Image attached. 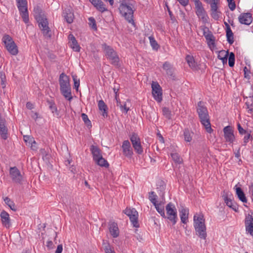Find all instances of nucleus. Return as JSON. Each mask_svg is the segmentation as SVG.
Instances as JSON below:
<instances>
[{
  "label": "nucleus",
  "mask_w": 253,
  "mask_h": 253,
  "mask_svg": "<svg viewBox=\"0 0 253 253\" xmlns=\"http://www.w3.org/2000/svg\"><path fill=\"white\" fill-rule=\"evenodd\" d=\"M135 2L133 0H122L119 7L121 14L125 17L128 23L135 26L133 20L134 6Z\"/></svg>",
  "instance_id": "obj_1"
},
{
  "label": "nucleus",
  "mask_w": 253,
  "mask_h": 253,
  "mask_svg": "<svg viewBox=\"0 0 253 253\" xmlns=\"http://www.w3.org/2000/svg\"><path fill=\"white\" fill-rule=\"evenodd\" d=\"M34 16L39 26L42 30L44 36L47 38L51 37L50 30L48 27V23L46 16L44 15V12L38 6L34 8Z\"/></svg>",
  "instance_id": "obj_2"
},
{
  "label": "nucleus",
  "mask_w": 253,
  "mask_h": 253,
  "mask_svg": "<svg viewBox=\"0 0 253 253\" xmlns=\"http://www.w3.org/2000/svg\"><path fill=\"white\" fill-rule=\"evenodd\" d=\"M197 111L202 124L205 127L208 132L211 133L212 129L211 126L208 112L203 102L200 101L198 103Z\"/></svg>",
  "instance_id": "obj_3"
},
{
  "label": "nucleus",
  "mask_w": 253,
  "mask_h": 253,
  "mask_svg": "<svg viewBox=\"0 0 253 253\" xmlns=\"http://www.w3.org/2000/svg\"><path fill=\"white\" fill-rule=\"evenodd\" d=\"M59 82L62 94L65 98L71 100L72 97L69 77L63 73L60 75Z\"/></svg>",
  "instance_id": "obj_4"
},
{
  "label": "nucleus",
  "mask_w": 253,
  "mask_h": 253,
  "mask_svg": "<svg viewBox=\"0 0 253 253\" xmlns=\"http://www.w3.org/2000/svg\"><path fill=\"white\" fill-rule=\"evenodd\" d=\"M194 224L196 234L202 237L207 235L205 219L202 215L196 214L194 216Z\"/></svg>",
  "instance_id": "obj_5"
},
{
  "label": "nucleus",
  "mask_w": 253,
  "mask_h": 253,
  "mask_svg": "<svg viewBox=\"0 0 253 253\" xmlns=\"http://www.w3.org/2000/svg\"><path fill=\"white\" fill-rule=\"evenodd\" d=\"M105 56L110 60L111 63L115 66H118L119 63V57L115 50L106 43L102 44Z\"/></svg>",
  "instance_id": "obj_6"
},
{
  "label": "nucleus",
  "mask_w": 253,
  "mask_h": 253,
  "mask_svg": "<svg viewBox=\"0 0 253 253\" xmlns=\"http://www.w3.org/2000/svg\"><path fill=\"white\" fill-rule=\"evenodd\" d=\"M2 41L4 43L5 48L10 54L16 55L18 54V49L17 46L10 36L5 35L2 39Z\"/></svg>",
  "instance_id": "obj_7"
},
{
  "label": "nucleus",
  "mask_w": 253,
  "mask_h": 253,
  "mask_svg": "<svg viewBox=\"0 0 253 253\" xmlns=\"http://www.w3.org/2000/svg\"><path fill=\"white\" fill-rule=\"evenodd\" d=\"M195 5V12L198 18L204 23L208 22L209 17L207 12L203 6L202 2L199 0H193Z\"/></svg>",
  "instance_id": "obj_8"
},
{
  "label": "nucleus",
  "mask_w": 253,
  "mask_h": 253,
  "mask_svg": "<svg viewBox=\"0 0 253 253\" xmlns=\"http://www.w3.org/2000/svg\"><path fill=\"white\" fill-rule=\"evenodd\" d=\"M167 218L173 224H175L177 219V211L175 206L171 203H169L166 207Z\"/></svg>",
  "instance_id": "obj_9"
},
{
  "label": "nucleus",
  "mask_w": 253,
  "mask_h": 253,
  "mask_svg": "<svg viewBox=\"0 0 253 253\" xmlns=\"http://www.w3.org/2000/svg\"><path fill=\"white\" fill-rule=\"evenodd\" d=\"M129 138L135 151L138 154H142L143 152V150L141 144L140 138L138 135L133 133L130 136Z\"/></svg>",
  "instance_id": "obj_10"
},
{
  "label": "nucleus",
  "mask_w": 253,
  "mask_h": 253,
  "mask_svg": "<svg viewBox=\"0 0 253 253\" xmlns=\"http://www.w3.org/2000/svg\"><path fill=\"white\" fill-rule=\"evenodd\" d=\"M45 224L44 223L39 225L38 234L39 236H48L56 237L57 235L56 231L52 228H47L45 230Z\"/></svg>",
  "instance_id": "obj_11"
},
{
  "label": "nucleus",
  "mask_w": 253,
  "mask_h": 253,
  "mask_svg": "<svg viewBox=\"0 0 253 253\" xmlns=\"http://www.w3.org/2000/svg\"><path fill=\"white\" fill-rule=\"evenodd\" d=\"M124 213L129 217L130 220L134 227H138L139 226L138 222V214L135 209L126 208L124 211Z\"/></svg>",
  "instance_id": "obj_12"
},
{
  "label": "nucleus",
  "mask_w": 253,
  "mask_h": 253,
  "mask_svg": "<svg viewBox=\"0 0 253 253\" xmlns=\"http://www.w3.org/2000/svg\"><path fill=\"white\" fill-rule=\"evenodd\" d=\"M152 94L154 99L158 102L162 100V90L160 85L156 82L152 84Z\"/></svg>",
  "instance_id": "obj_13"
},
{
  "label": "nucleus",
  "mask_w": 253,
  "mask_h": 253,
  "mask_svg": "<svg viewBox=\"0 0 253 253\" xmlns=\"http://www.w3.org/2000/svg\"><path fill=\"white\" fill-rule=\"evenodd\" d=\"M6 121L0 114V135L2 139L6 140L8 137V128L5 126Z\"/></svg>",
  "instance_id": "obj_14"
},
{
  "label": "nucleus",
  "mask_w": 253,
  "mask_h": 253,
  "mask_svg": "<svg viewBox=\"0 0 253 253\" xmlns=\"http://www.w3.org/2000/svg\"><path fill=\"white\" fill-rule=\"evenodd\" d=\"M9 173L12 179L15 182L20 183L22 179V176L19 169L15 167L10 168Z\"/></svg>",
  "instance_id": "obj_15"
},
{
  "label": "nucleus",
  "mask_w": 253,
  "mask_h": 253,
  "mask_svg": "<svg viewBox=\"0 0 253 253\" xmlns=\"http://www.w3.org/2000/svg\"><path fill=\"white\" fill-rule=\"evenodd\" d=\"M124 155L128 158H130L133 155L132 149L128 140H125L122 146Z\"/></svg>",
  "instance_id": "obj_16"
},
{
  "label": "nucleus",
  "mask_w": 253,
  "mask_h": 253,
  "mask_svg": "<svg viewBox=\"0 0 253 253\" xmlns=\"http://www.w3.org/2000/svg\"><path fill=\"white\" fill-rule=\"evenodd\" d=\"M238 19L241 24L247 25H250L253 21L252 14L249 12L241 14L238 17Z\"/></svg>",
  "instance_id": "obj_17"
},
{
  "label": "nucleus",
  "mask_w": 253,
  "mask_h": 253,
  "mask_svg": "<svg viewBox=\"0 0 253 253\" xmlns=\"http://www.w3.org/2000/svg\"><path fill=\"white\" fill-rule=\"evenodd\" d=\"M224 136L227 142L232 143L235 139L233 130L230 126H225L223 128Z\"/></svg>",
  "instance_id": "obj_18"
},
{
  "label": "nucleus",
  "mask_w": 253,
  "mask_h": 253,
  "mask_svg": "<svg viewBox=\"0 0 253 253\" xmlns=\"http://www.w3.org/2000/svg\"><path fill=\"white\" fill-rule=\"evenodd\" d=\"M245 226L246 231L253 236V217L252 215L248 214L245 219Z\"/></svg>",
  "instance_id": "obj_19"
},
{
  "label": "nucleus",
  "mask_w": 253,
  "mask_h": 253,
  "mask_svg": "<svg viewBox=\"0 0 253 253\" xmlns=\"http://www.w3.org/2000/svg\"><path fill=\"white\" fill-rule=\"evenodd\" d=\"M95 8L100 12H103L107 10L105 5L101 0H89Z\"/></svg>",
  "instance_id": "obj_20"
},
{
  "label": "nucleus",
  "mask_w": 253,
  "mask_h": 253,
  "mask_svg": "<svg viewBox=\"0 0 253 253\" xmlns=\"http://www.w3.org/2000/svg\"><path fill=\"white\" fill-rule=\"evenodd\" d=\"M109 232L113 237H118L119 236V229L117 223L110 222L109 224Z\"/></svg>",
  "instance_id": "obj_21"
},
{
  "label": "nucleus",
  "mask_w": 253,
  "mask_h": 253,
  "mask_svg": "<svg viewBox=\"0 0 253 253\" xmlns=\"http://www.w3.org/2000/svg\"><path fill=\"white\" fill-rule=\"evenodd\" d=\"M90 151L93 156V159L94 161L99 157L102 156L101 151L98 146L91 145L90 148Z\"/></svg>",
  "instance_id": "obj_22"
},
{
  "label": "nucleus",
  "mask_w": 253,
  "mask_h": 253,
  "mask_svg": "<svg viewBox=\"0 0 253 253\" xmlns=\"http://www.w3.org/2000/svg\"><path fill=\"white\" fill-rule=\"evenodd\" d=\"M224 202L226 205L229 208L233 209L235 211H238V206L234 201H233L230 198H228L227 196L224 197Z\"/></svg>",
  "instance_id": "obj_23"
},
{
  "label": "nucleus",
  "mask_w": 253,
  "mask_h": 253,
  "mask_svg": "<svg viewBox=\"0 0 253 253\" xmlns=\"http://www.w3.org/2000/svg\"><path fill=\"white\" fill-rule=\"evenodd\" d=\"M69 38L70 40V46L75 51L79 52L80 50V46L78 44L77 40H76L74 36L70 34L69 36Z\"/></svg>",
  "instance_id": "obj_24"
},
{
  "label": "nucleus",
  "mask_w": 253,
  "mask_h": 253,
  "mask_svg": "<svg viewBox=\"0 0 253 253\" xmlns=\"http://www.w3.org/2000/svg\"><path fill=\"white\" fill-rule=\"evenodd\" d=\"M63 15L67 23H71L73 22L74 19V14L70 9H65Z\"/></svg>",
  "instance_id": "obj_25"
},
{
  "label": "nucleus",
  "mask_w": 253,
  "mask_h": 253,
  "mask_svg": "<svg viewBox=\"0 0 253 253\" xmlns=\"http://www.w3.org/2000/svg\"><path fill=\"white\" fill-rule=\"evenodd\" d=\"M0 217L2 224L6 227H9L10 226V220L8 213L5 211H3L0 213Z\"/></svg>",
  "instance_id": "obj_26"
},
{
  "label": "nucleus",
  "mask_w": 253,
  "mask_h": 253,
  "mask_svg": "<svg viewBox=\"0 0 253 253\" xmlns=\"http://www.w3.org/2000/svg\"><path fill=\"white\" fill-rule=\"evenodd\" d=\"M234 189L236 190V193L238 198L243 203H247V199L245 196L244 193L240 187H237V185H235Z\"/></svg>",
  "instance_id": "obj_27"
},
{
  "label": "nucleus",
  "mask_w": 253,
  "mask_h": 253,
  "mask_svg": "<svg viewBox=\"0 0 253 253\" xmlns=\"http://www.w3.org/2000/svg\"><path fill=\"white\" fill-rule=\"evenodd\" d=\"M202 30L203 32V35L206 39L207 41H212V39H214V37L212 35V33L209 31L208 27L206 26H203Z\"/></svg>",
  "instance_id": "obj_28"
},
{
  "label": "nucleus",
  "mask_w": 253,
  "mask_h": 253,
  "mask_svg": "<svg viewBox=\"0 0 253 253\" xmlns=\"http://www.w3.org/2000/svg\"><path fill=\"white\" fill-rule=\"evenodd\" d=\"M20 12V14L23 20V21L26 23H28L29 21V14L28 11L27 7L23 8H22L21 9L19 10Z\"/></svg>",
  "instance_id": "obj_29"
},
{
  "label": "nucleus",
  "mask_w": 253,
  "mask_h": 253,
  "mask_svg": "<svg viewBox=\"0 0 253 253\" xmlns=\"http://www.w3.org/2000/svg\"><path fill=\"white\" fill-rule=\"evenodd\" d=\"M99 110L102 112V115L104 117H107V107L103 100H100L98 104Z\"/></svg>",
  "instance_id": "obj_30"
},
{
  "label": "nucleus",
  "mask_w": 253,
  "mask_h": 253,
  "mask_svg": "<svg viewBox=\"0 0 253 253\" xmlns=\"http://www.w3.org/2000/svg\"><path fill=\"white\" fill-rule=\"evenodd\" d=\"M188 210L186 208H182L180 211V216L181 222L183 223H186L188 216Z\"/></svg>",
  "instance_id": "obj_31"
},
{
  "label": "nucleus",
  "mask_w": 253,
  "mask_h": 253,
  "mask_svg": "<svg viewBox=\"0 0 253 253\" xmlns=\"http://www.w3.org/2000/svg\"><path fill=\"white\" fill-rule=\"evenodd\" d=\"M228 56V52L227 51L222 50L219 52L218 58L222 60V62L224 63L227 62Z\"/></svg>",
  "instance_id": "obj_32"
},
{
  "label": "nucleus",
  "mask_w": 253,
  "mask_h": 253,
  "mask_svg": "<svg viewBox=\"0 0 253 253\" xmlns=\"http://www.w3.org/2000/svg\"><path fill=\"white\" fill-rule=\"evenodd\" d=\"M94 161L100 167L107 168L109 166L108 163L103 158L102 156L95 160Z\"/></svg>",
  "instance_id": "obj_33"
},
{
  "label": "nucleus",
  "mask_w": 253,
  "mask_h": 253,
  "mask_svg": "<svg viewBox=\"0 0 253 253\" xmlns=\"http://www.w3.org/2000/svg\"><path fill=\"white\" fill-rule=\"evenodd\" d=\"M186 60L191 68L196 69L197 64L192 56L187 55L186 57Z\"/></svg>",
  "instance_id": "obj_34"
},
{
  "label": "nucleus",
  "mask_w": 253,
  "mask_h": 253,
  "mask_svg": "<svg viewBox=\"0 0 253 253\" xmlns=\"http://www.w3.org/2000/svg\"><path fill=\"white\" fill-rule=\"evenodd\" d=\"M227 41L230 44H232L234 42L233 33L230 28L226 29Z\"/></svg>",
  "instance_id": "obj_35"
},
{
  "label": "nucleus",
  "mask_w": 253,
  "mask_h": 253,
  "mask_svg": "<svg viewBox=\"0 0 253 253\" xmlns=\"http://www.w3.org/2000/svg\"><path fill=\"white\" fill-rule=\"evenodd\" d=\"M48 104L49 105V107L54 115H55L57 116H59V112L57 110V108L55 104V103L52 101H47Z\"/></svg>",
  "instance_id": "obj_36"
},
{
  "label": "nucleus",
  "mask_w": 253,
  "mask_h": 253,
  "mask_svg": "<svg viewBox=\"0 0 253 253\" xmlns=\"http://www.w3.org/2000/svg\"><path fill=\"white\" fill-rule=\"evenodd\" d=\"M103 246L105 253H115L111 246L104 240L103 241Z\"/></svg>",
  "instance_id": "obj_37"
},
{
  "label": "nucleus",
  "mask_w": 253,
  "mask_h": 253,
  "mask_svg": "<svg viewBox=\"0 0 253 253\" xmlns=\"http://www.w3.org/2000/svg\"><path fill=\"white\" fill-rule=\"evenodd\" d=\"M154 206L157 211L161 214V215L163 217H166L164 206L158 204H155Z\"/></svg>",
  "instance_id": "obj_38"
},
{
  "label": "nucleus",
  "mask_w": 253,
  "mask_h": 253,
  "mask_svg": "<svg viewBox=\"0 0 253 253\" xmlns=\"http://www.w3.org/2000/svg\"><path fill=\"white\" fill-rule=\"evenodd\" d=\"M171 157L175 163L181 164L182 162V158L176 153H171Z\"/></svg>",
  "instance_id": "obj_39"
},
{
  "label": "nucleus",
  "mask_w": 253,
  "mask_h": 253,
  "mask_svg": "<svg viewBox=\"0 0 253 253\" xmlns=\"http://www.w3.org/2000/svg\"><path fill=\"white\" fill-rule=\"evenodd\" d=\"M183 134L185 141L186 142H190L192 140V132H191L188 129H185L184 131Z\"/></svg>",
  "instance_id": "obj_40"
},
{
  "label": "nucleus",
  "mask_w": 253,
  "mask_h": 253,
  "mask_svg": "<svg viewBox=\"0 0 253 253\" xmlns=\"http://www.w3.org/2000/svg\"><path fill=\"white\" fill-rule=\"evenodd\" d=\"M219 0H210V2H208L211 5V10L215 11L218 9V4L219 3Z\"/></svg>",
  "instance_id": "obj_41"
},
{
  "label": "nucleus",
  "mask_w": 253,
  "mask_h": 253,
  "mask_svg": "<svg viewBox=\"0 0 253 253\" xmlns=\"http://www.w3.org/2000/svg\"><path fill=\"white\" fill-rule=\"evenodd\" d=\"M149 39L150 43L152 48L154 49L157 50L159 48V45L156 40L154 39V37L152 36H150L149 37Z\"/></svg>",
  "instance_id": "obj_42"
},
{
  "label": "nucleus",
  "mask_w": 253,
  "mask_h": 253,
  "mask_svg": "<svg viewBox=\"0 0 253 253\" xmlns=\"http://www.w3.org/2000/svg\"><path fill=\"white\" fill-rule=\"evenodd\" d=\"M163 69L167 71L168 75L172 76V72L171 69V66L169 62H166L164 63L163 64Z\"/></svg>",
  "instance_id": "obj_43"
},
{
  "label": "nucleus",
  "mask_w": 253,
  "mask_h": 253,
  "mask_svg": "<svg viewBox=\"0 0 253 253\" xmlns=\"http://www.w3.org/2000/svg\"><path fill=\"white\" fill-rule=\"evenodd\" d=\"M4 201L5 202V203L13 211H15L16 209L15 208V205L14 203L11 201V200L8 198L5 197L4 199Z\"/></svg>",
  "instance_id": "obj_44"
},
{
  "label": "nucleus",
  "mask_w": 253,
  "mask_h": 253,
  "mask_svg": "<svg viewBox=\"0 0 253 253\" xmlns=\"http://www.w3.org/2000/svg\"><path fill=\"white\" fill-rule=\"evenodd\" d=\"M17 7L19 10L21 8L27 7V2L26 0H17Z\"/></svg>",
  "instance_id": "obj_45"
},
{
  "label": "nucleus",
  "mask_w": 253,
  "mask_h": 253,
  "mask_svg": "<svg viewBox=\"0 0 253 253\" xmlns=\"http://www.w3.org/2000/svg\"><path fill=\"white\" fill-rule=\"evenodd\" d=\"M235 55L233 52H230L229 55L228 64L230 67H233L234 65Z\"/></svg>",
  "instance_id": "obj_46"
},
{
  "label": "nucleus",
  "mask_w": 253,
  "mask_h": 253,
  "mask_svg": "<svg viewBox=\"0 0 253 253\" xmlns=\"http://www.w3.org/2000/svg\"><path fill=\"white\" fill-rule=\"evenodd\" d=\"M72 78L74 84V88L76 90H78L80 86V80L78 78V77L76 75H73Z\"/></svg>",
  "instance_id": "obj_47"
},
{
  "label": "nucleus",
  "mask_w": 253,
  "mask_h": 253,
  "mask_svg": "<svg viewBox=\"0 0 253 253\" xmlns=\"http://www.w3.org/2000/svg\"><path fill=\"white\" fill-rule=\"evenodd\" d=\"M162 111L163 115L166 117V118L169 119L170 118L171 113L170 111L168 108L166 107L163 108Z\"/></svg>",
  "instance_id": "obj_48"
},
{
  "label": "nucleus",
  "mask_w": 253,
  "mask_h": 253,
  "mask_svg": "<svg viewBox=\"0 0 253 253\" xmlns=\"http://www.w3.org/2000/svg\"><path fill=\"white\" fill-rule=\"evenodd\" d=\"M156 197L157 196L154 195V192H151L150 193L149 198L150 201L154 204V205L157 204Z\"/></svg>",
  "instance_id": "obj_49"
},
{
  "label": "nucleus",
  "mask_w": 253,
  "mask_h": 253,
  "mask_svg": "<svg viewBox=\"0 0 253 253\" xmlns=\"http://www.w3.org/2000/svg\"><path fill=\"white\" fill-rule=\"evenodd\" d=\"M82 118L84 123L87 126H91V122L88 118L87 116L84 114L83 113L82 114Z\"/></svg>",
  "instance_id": "obj_50"
},
{
  "label": "nucleus",
  "mask_w": 253,
  "mask_h": 253,
  "mask_svg": "<svg viewBox=\"0 0 253 253\" xmlns=\"http://www.w3.org/2000/svg\"><path fill=\"white\" fill-rule=\"evenodd\" d=\"M228 3V6L231 11H233L236 8V4L234 0H227Z\"/></svg>",
  "instance_id": "obj_51"
},
{
  "label": "nucleus",
  "mask_w": 253,
  "mask_h": 253,
  "mask_svg": "<svg viewBox=\"0 0 253 253\" xmlns=\"http://www.w3.org/2000/svg\"><path fill=\"white\" fill-rule=\"evenodd\" d=\"M88 20L89 22V25L90 26H91V27L93 29H96V22H95V19L93 17H89L88 18Z\"/></svg>",
  "instance_id": "obj_52"
},
{
  "label": "nucleus",
  "mask_w": 253,
  "mask_h": 253,
  "mask_svg": "<svg viewBox=\"0 0 253 253\" xmlns=\"http://www.w3.org/2000/svg\"><path fill=\"white\" fill-rule=\"evenodd\" d=\"M211 11L212 17L215 20H217L219 17L220 12L216 9L215 11H214V10H211Z\"/></svg>",
  "instance_id": "obj_53"
},
{
  "label": "nucleus",
  "mask_w": 253,
  "mask_h": 253,
  "mask_svg": "<svg viewBox=\"0 0 253 253\" xmlns=\"http://www.w3.org/2000/svg\"><path fill=\"white\" fill-rule=\"evenodd\" d=\"M214 41H215V38L213 39H212V41H207L208 44L209 46L210 47V49L211 50H212L215 47Z\"/></svg>",
  "instance_id": "obj_54"
},
{
  "label": "nucleus",
  "mask_w": 253,
  "mask_h": 253,
  "mask_svg": "<svg viewBox=\"0 0 253 253\" xmlns=\"http://www.w3.org/2000/svg\"><path fill=\"white\" fill-rule=\"evenodd\" d=\"M120 108L122 111H124L126 113H127L128 111L129 110V107L126 106V103H125L124 105H120Z\"/></svg>",
  "instance_id": "obj_55"
},
{
  "label": "nucleus",
  "mask_w": 253,
  "mask_h": 253,
  "mask_svg": "<svg viewBox=\"0 0 253 253\" xmlns=\"http://www.w3.org/2000/svg\"><path fill=\"white\" fill-rule=\"evenodd\" d=\"M237 127H238V130L239 131V132L241 134H246L247 133V131L242 128L241 125L239 123H238L237 124Z\"/></svg>",
  "instance_id": "obj_56"
},
{
  "label": "nucleus",
  "mask_w": 253,
  "mask_h": 253,
  "mask_svg": "<svg viewBox=\"0 0 253 253\" xmlns=\"http://www.w3.org/2000/svg\"><path fill=\"white\" fill-rule=\"evenodd\" d=\"M24 139L26 142H29V143H31L32 144V143L36 144V142L34 140H33V139L32 138H30L29 136H24Z\"/></svg>",
  "instance_id": "obj_57"
},
{
  "label": "nucleus",
  "mask_w": 253,
  "mask_h": 253,
  "mask_svg": "<svg viewBox=\"0 0 253 253\" xmlns=\"http://www.w3.org/2000/svg\"><path fill=\"white\" fill-rule=\"evenodd\" d=\"M46 246L48 249H52L55 247V245L53 242L51 241H48L46 243Z\"/></svg>",
  "instance_id": "obj_58"
},
{
  "label": "nucleus",
  "mask_w": 253,
  "mask_h": 253,
  "mask_svg": "<svg viewBox=\"0 0 253 253\" xmlns=\"http://www.w3.org/2000/svg\"><path fill=\"white\" fill-rule=\"evenodd\" d=\"M251 134L250 133H247V134L245 136L244 138V145H246V144L249 141V139L251 137Z\"/></svg>",
  "instance_id": "obj_59"
},
{
  "label": "nucleus",
  "mask_w": 253,
  "mask_h": 253,
  "mask_svg": "<svg viewBox=\"0 0 253 253\" xmlns=\"http://www.w3.org/2000/svg\"><path fill=\"white\" fill-rule=\"evenodd\" d=\"M63 251V247L62 245H59L57 246V249L55 253H61Z\"/></svg>",
  "instance_id": "obj_60"
},
{
  "label": "nucleus",
  "mask_w": 253,
  "mask_h": 253,
  "mask_svg": "<svg viewBox=\"0 0 253 253\" xmlns=\"http://www.w3.org/2000/svg\"><path fill=\"white\" fill-rule=\"evenodd\" d=\"M0 78L1 79V82H4L5 81V76L4 74L0 71Z\"/></svg>",
  "instance_id": "obj_61"
},
{
  "label": "nucleus",
  "mask_w": 253,
  "mask_h": 253,
  "mask_svg": "<svg viewBox=\"0 0 253 253\" xmlns=\"http://www.w3.org/2000/svg\"><path fill=\"white\" fill-rule=\"evenodd\" d=\"M180 4L183 6H185L188 3V0H177Z\"/></svg>",
  "instance_id": "obj_62"
},
{
  "label": "nucleus",
  "mask_w": 253,
  "mask_h": 253,
  "mask_svg": "<svg viewBox=\"0 0 253 253\" xmlns=\"http://www.w3.org/2000/svg\"><path fill=\"white\" fill-rule=\"evenodd\" d=\"M244 75L245 78H248L249 76V74L250 72L248 71L247 67H245L244 68Z\"/></svg>",
  "instance_id": "obj_63"
},
{
  "label": "nucleus",
  "mask_w": 253,
  "mask_h": 253,
  "mask_svg": "<svg viewBox=\"0 0 253 253\" xmlns=\"http://www.w3.org/2000/svg\"><path fill=\"white\" fill-rule=\"evenodd\" d=\"M26 107L29 109H32L33 108V105L30 102H27L26 104Z\"/></svg>",
  "instance_id": "obj_64"
}]
</instances>
